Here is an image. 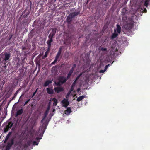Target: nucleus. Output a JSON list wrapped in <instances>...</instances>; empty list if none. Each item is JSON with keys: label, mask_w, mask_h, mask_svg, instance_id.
Here are the masks:
<instances>
[{"label": "nucleus", "mask_w": 150, "mask_h": 150, "mask_svg": "<svg viewBox=\"0 0 150 150\" xmlns=\"http://www.w3.org/2000/svg\"><path fill=\"white\" fill-rule=\"evenodd\" d=\"M2 68L4 69H5L6 68V65L3 66H2Z\"/></svg>", "instance_id": "79ce46f5"}, {"label": "nucleus", "mask_w": 150, "mask_h": 150, "mask_svg": "<svg viewBox=\"0 0 150 150\" xmlns=\"http://www.w3.org/2000/svg\"><path fill=\"white\" fill-rule=\"evenodd\" d=\"M54 68H55V67H52V69H53Z\"/></svg>", "instance_id": "6e6d98bb"}, {"label": "nucleus", "mask_w": 150, "mask_h": 150, "mask_svg": "<svg viewBox=\"0 0 150 150\" xmlns=\"http://www.w3.org/2000/svg\"><path fill=\"white\" fill-rule=\"evenodd\" d=\"M105 71H106V70L105 69L102 70L100 71L99 72L100 73H103Z\"/></svg>", "instance_id": "e433bc0d"}, {"label": "nucleus", "mask_w": 150, "mask_h": 150, "mask_svg": "<svg viewBox=\"0 0 150 150\" xmlns=\"http://www.w3.org/2000/svg\"><path fill=\"white\" fill-rule=\"evenodd\" d=\"M54 110H55V109H54L53 111H54Z\"/></svg>", "instance_id": "052dcab7"}, {"label": "nucleus", "mask_w": 150, "mask_h": 150, "mask_svg": "<svg viewBox=\"0 0 150 150\" xmlns=\"http://www.w3.org/2000/svg\"><path fill=\"white\" fill-rule=\"evenodd\" d=\"M39 142H37L36 141H34L33 142V145H38V144Z\"/></svg>", "instance_id": "7c9ffc66"}, {"label": "nucleus", "mask_w": 150, "mask_h": 150, "mask_svg": "<svg viewBox=\"0 0 150 150\" xmlns=\"http://www.w3.org/2000/svg\"><path fill=\"white\" fill-rule=\"evenodd\" d=\"M12 133V132H9L8 133V134L6 136V139H8L9 138V137H10Z\"/></svg>", "instance_id": "393cba45"}, {"label": "nucleus", "mask_w": 150, "mask_h": 150, "mask_svg": "<svg viewBox=\"0 0 150 150\" xmlns=\"http://www.w3.org/2000/svg\"><path fill=\"white\" fill-rule=\"evenodd\" d=\"M75 86V81H74L72 85L70 90L68 92L71 93V92L73 91L74 90V87Z\"/></svg>", "instance_id": "6ab92c4d"}, {"label": "nucleus", "mask_w": 150, "mask_h": 150, "mask_svg": "<svg viewBox=\"0 0 150 150\" xmlns=\"http://www.w3.org/2000/svg\"><path fill=\"white\" fill-rule=\"evenodd\" d=\"M37 89H36L35 91L33 93V96H32V97H33L35 95V94L36 93H37Z\"/></svg>", "instance_id": "72a5a7b5"}, {"label": "nucleus", "mask_w": 150, "mask_h": 150, "mask_svg": "<svg viewBox=\"0 0 150 150\" xmlns=\"http://www.w3.org/2000/svg\"><path fill=\"white\" fill-rule=\"evenodd\" d=\"M30 99L26 101L25 102V103L24 105L25 106V105H26L27 104V103H28V102L30 101Z\"/></svg>", "instance_id": "f704fd0d"}, {"label": "nucleus", "mask_w": 150, "mask_h": 150, "mask_svg": "<svg viewBox=\"0 0 150 150\" xmlns=\"http://www.w3.org/2000/svg\"><path fill=\"white\" fill-rule=\"evenodd\" d=\"M82 74H81V75H79L76 79V80H75V81H76L79 79V77H80V76Z\"/></svg>", "instance_id": "a19ab883"}, {"label": "nucleus", "mask_w": 150, "mask_h": 150, "mask_svg": "<svg viewBox=\"0 0 150 150\" xmlns=\"http://www.w3.org/2000/svg\"><path fill=\"white\" fill-rule=\"evenodd\" d=\"M125 10V8H124L123 9V10Z\"/></svg>", "instance_id": "13d9d810"}, {"label": "nucleus", "mask_w": 150, "mask_h": 150, "mask_svg": "<svg viewBox=\"0 0 150 150\" xmlns=\"http://www.w3.org/2000/svg\"><path fill=\"white\" fill-rule=\"evenodd\" d=\"M110 65L109 64H108V65H106L105 67V69L106 71L107 69L108 68V67Z\"/></svg>", "instance_id": "4c0bfd02"}, {"label": "nucleus", "mask_w": 150, "mask_h": 150, "mask_svg": "<svg viewBox=\"0 0 150 150\" xmlns=\"http://www.w3.org/2000/svg\"><path fill=\"white\" fill-rule=\"evenodd\" d=\"M78 14V13L76 12V14H75L76 16Z\"/></svg>", "instance_id": "5fc2aeb1"}, {"label": "nucleus", "mask_w": 150, "mask_h": 150, "mask_svg": "<svg viewBox=\"0 0 150 150\" xmlns=\"http://www.w3.org/2000/svg\"><path fill=\"white\" fill-rule=\"evenodd\" d=\"M57 60L58 59H56V58H55L54 60L51 63V65H53L54 64L57 62Z\"/></svg>", "instance_id": "cd10ccee"}, {"label": "nucleus", "mask_w": 150, "mask_h": 150, "mask_svg": "<svg viewBox=\"0 0 150 150\" xmlns=\"http://www.w3.org/2000/svg\"><path fill=\"white\" fill-rule=\"evenodd\" d=\"M148 4H149V3H148V1L146 0V1H145L144 3V5L145 6L147 7L148 5Z\"/></svg>", "instance_id": "bb28decb"}, {"label": "nucleus", "mask_w": 150, "mask_h": 150, "mask_svg": "<svg viewBox=\"0 0 150 150\" xmlns=\"http://www.w3.org/2000/svg\"><path fill=\"white\" fill-rule=\"evenodd\" d=\"M23 109H21L20 110H19L16 112V116H18L19 115H20L23 113Z\"/></svg>", "instance_id": "f3484780"}, {"label": "nucleus", "mask_w": 150, "mask_h": 150, "mask_svg": "<svg viewBox=\"0 0 150 150\" xmlns=\"http://www.w3.org/2000/svg\"><path fill=\"white\" fill-rule=\"evenodd\" d=\"M101 50L103 51H107V49L105 48L102 47L101 48Z\"/></svg>", "instance_id": "2f4dec72"}, {"label": "nucleus", "mask_w": 150, "mask_h": 150, "mask_svg": "<svg viewBox=\"0 0 150 150\" xmlns=\"http://www.w3.org/2000/svg\"><path fill=\"white\" fill-rule=\"evenodd\" d=\"M54 90L55 92L59 93L64 90V89L62 87H57L54 88Z\"/></svg>", "instance_id": "9b49d317"}, {"label": "nucleus", "mask_w": 150, "mask_h": 150, "mask_svg": "<svg viewBox=\"0 0 150 150\" xmlns=\"http://www.w3.org/2000/svg\"><path fill=\"white\" fill-rule=\"evenodd\" d=\"M107 0H104V1H106Z\"/></svg>", "instance_id": "bf43d9fd"}, {"label": "nucleus", "mask_w": 150, "mask_h": 150, "mask_svg": "<svg viewBox=\"0 0 150 150\" xmlns=\"http://www.w3.org/2000/svg\"><path fill=\"white\" fill-rule=\"evenodd\" d=\"M57 30V29L56 28H52V31L48 36L49 39L46 42L47 45H51V43L53 41V38L55 35Z\"/></svg>", "instance_id": "f03ea898"}, {"label": "nucleus", "mask_w": 150, "mask_h": 150, "mask_svg": "<svg viewBox=\"0 0 150 150\" xmlns=\"http://www.w3.org/2000/svg\"><path fill=\"white\" fill-rule=\"evenodd\" d=\"M134 23V21H133V19H129L124 25V28L125 30L129 33L131 32Z\"/></svg>", "instance_id": "f257e3e1"}, {"label": "nucleus", "mask_w": 150, "mask_h": 150, "mask_svg": "<svg viewBox=\"0 0 150 150\" xmlns=\"http://www.w3.org/2000/svg\"><path fill=\"white\" fill-rule=\"evenodd\" d=\"M55 84L57 86H60L61 84H62L61 83V82H60V81L59 80V81H58L57 82H55Z\"/></svg>", "instance_id": "c756f323"}, {"label": "nucleus", "mask_w": 150, "mask_h": 150, "mask_svg": "<svg viewBox=\"0 0 150 150\" xmlns=\"http://www.w3.org/2000/svg\"><path fill=\"white\" fill-rule=\"evenodd\" d=\"M40 133V134H39V135L42 137L43 136V132H39Z\"/></svg>", "instance_id": "58836bf2"}, {"label": "nucleus", "mask_w": 150, "mask_h": 150, "mask_svg": "<svg viewBox=\"0 0 150 150\" xmlns=\"http://www.w3.org/2000/svg\"><path fill=\"white\" fill-rule=\"evenodd\" d=\"M1 138V137H0V139Z\"/></svg>", "instance_id": "680f3d73"}, {"label": "nucleus", "mask_w": 150, "mask_h": 150, "mask_svg": "<svg viewBox=\"0 0 150 150\" xmlns=\"http://www.w3.org/2000/svg\"><path fill=\"white\" fill-rule=\"evenodd\" d=\"M18 90L16 91V92L14 94V96H16V95H17V94L18 93Z\"/></svg>", "instance_id": "ea45409f"}, {"label": "nucleus", "mask_w": 150, "mask_h": 150, "mask_svg": "<svg viewBox=\"0 0 150 150\" xmlns=\"http://www.w3.org/2000/svg\"><path fill=\"white\" fill-rule=\"evenodd\" d=\"M51 101V100H50V102L49 103H48V106H49V105L50 106V103H51V102H50Z\"/></svg>", "instance_id": "8fccbe9b"}, {"label": "nucleus", "mask_w": 150, "mask_h": 150, "mask_svg": "<svg viewBox=\"0 0 150 150\" xmlns=\"http://www.w3.org/2000/svg\"><path fill=\"white\" fill-rule=\"evenodd\" d=\"M144 11L146 12L147 11H146V9H145L144 10Z\"/></svg>", "instance_id": "603ef678"}, {"label": "nucleus", "mask_w": 150, "mask_h": 150, "mask_svg": "<svg viewBox=\"0 0 150 150\" xmlns=\"http://www.w3.org/2000/svg\"><path fill=\"white\" fill-rule=\"evenodd\" d=\"M69 38V39H68V40H67L65 42L67 44H69L71 42V38Z\"/></svg>", "instance_id": "b1692460"}, {"label": "nucleus", "mask_w": 150, "mask_h": 150, "mask_svg": "<svg viewBox=\"0 0 150 150\" xmlns=\"http://www.w3.org/2000/svg\"><path fill=\"white\" fill-rule=\"evenodd\" d=\"M14 140L13 139H11L10 142H8L6 146V149L7 150H9L12 146L14 144Z\"/></svg>", "instance_id": "20e7f679"}, {"label": "nucleus", "mask_w": 150, "mask_h": 150, "mask_svg": "<svg viewBox=\"0 0 150 150\" xmlns=\"http://www.w3.org/2000/svg\"><path fill=\"white\" fill-rule=\"evenodd\" d=\"M62 104V106L65 107H67L69 104V102L68 99L64 98L61 102Z\"/></svg>", "instance_id": "39448f33"}, {"label": "nucleus", "mask_w": 150, "mask_h": 150, "mask_svg": "<svg viewBox=\"0 0 150 150\" xmlns=\"http://www.w3.org/2000/svg\"><path fill=\"white\" fill-rule=\"evenodd\" d=\"M9 129H10L6 127L4 128V133H6L8 131Z\"/></svg>", "instance_id": "a878e982"}, {"label": "nucleus", "mask_w": 150, "mask_h": 150, "mask_svg": "<svg viewBox=\"0 0 150 150\" xmlns=\"http://www.w3.org/2000/svg\"><path fill=\"white\" fill-rule=\"evenodd\" d=\"M118 34L116 33V30L115 29L114 30V32L112 34L111 37V39H113L116 38L118 36Z\"/></svg>", "instance_id": "dca6fc26"}, {"label": "nucleus", "mask_w": 150, "mask_h": 150, "mask_svg": "<svg viewBox=\"0 0 150 150\" xmlns=\"http://www.w3.org/2000/svg\"><path fill=\"white\" fill-rule=\"evenodd\" d=\"M46 19H44L43 20L42 22H40L39 23L40 25L39 26L40 27V29H43L45 26V23L46 22Z\"/></svg>", "instance_id": "1a4fd4ad"}, {"label": "nucleus", "mask_w": 150, "mask_h": 150, "mask_svg": "<svg viewBox=\"0 0 150 150\" xmlns=\"http://www.w3.org/2000/svg\"><path fill=\"white\" fill-rule=\"evenodd\" d=\"M73 14V16H74V15L75 14L74 13V14H70V15L68 17H67V19H72V18H74V17H71V16H72V15Z\"/></svg>", "instance_id": "c85d7f7f"}, {"label": "nucleus", "mask_w": 150, "mask_h": 150, "mask_svg": "<svg viewBox=\"0 0 150 150\" xmlns=\"http://www.w3.org/2000/svg\"><path fill=\"white\" fill-rule=\"evenodd\" d=\"M12 37V35L10 36L9 40H10L11 39Z\"/></svg>", "instance_id": "49530a36"}, {"label": "nucleus", "mask_w": 150, "mask_h": 150, "mask_svg": "<svg viewBox=\"0 0 150 150\" xmlns=\"http://www.w3.org/2000/svg\"><path fill=\"white\" fill-rule=\"evenodd\" d=\"M62 48H60L59 49V51L55 57V58L56 59H58V58L60 56L61 52H62Z\"/></svg>", "instance_id": "ddd939ff"}, {"label": "nucleus", "mask_w": 150, "mask_h": 150, "mask_svg": "<svg viewBox=\"0 0 150 150\" xmlns=\"http://www.w3.org/2000/svg\"><path fill=\"white\" fill-rule=\"evenodd\" d=\"M75 96V94L73 95V97H74Z\"/></svg>", "instance_id": "4d7b16f0"}, {"label": "nucleus", "mask_w": 150, "mask_h": 150, "mask_svg": "<svg viewBox=\"0 0 150 150\" xmlns=\"http://www.w3.org/2000/svg\"><path fill=\"white\" fill-rule=\"evenodd\" d=\"M50 105H49V106H48V107H47V110H49V109H50Z\"/></svg>", "instance_id": "09e8293b"}, {"label": "nucleus", "mask_w": 150, "mask_h": 150, "mask_svg": "<svg viewBox=\"0 0 150 150\" xmlns=\"http://www.w3.org/2000/svg\"><path fill=\"white\" fill-rule=\"evenodd\" d=\"M15 96H13V98H12V100H13V99H14V98H15Z\"/></svg>", "instance_id": "864d4df0"}, {"label": "nucleus", "mask_w": 150, "mask_h": 150, "mask_svg": "<svg viewBox=\"0 0 150 150\" xmlns=\"http://www.w3.org/2000/svg\"><path fill=\"white\" fill-rule=\"evenodd\" d=\"M71 112V111L70 108L68 107L67 108V110L65 111L64 113L67 115H69Z\"/></svg>", "instance_id": "4468645a"}, {"label": "nucleus", "mask_w": 150, "mask_h": 150, "mask_svg": "<svg viewBox=\"0 0 150 150\" xmlns=\"http://www.w3.org/2000/svg\"><path fill=\"white\" fill-rule=\"evenodd\" d=\"M85 97L84 96H79L76 99V100L79 102L81 101L82 99H83Z\"/></svg>", "instance_id": "412c9836"}, {"label": "nucleus", "mask_w": 150, "mask_h": 150, "mask_svg": "<svg viewBox=\"0 0 150 150\" xmlns=\"http://www.w3.org/2000/svg\"><path fill=\"white\" fill-rule=\"evenodd\" d=\"M70 94H71V93L68 92V93H67V94L66 96V98L67 99H68V98H69V96L70 95Z\"/></svg>", "instance_id": "473e14b6"}, {"label": "nucleus", "mask_w": 150, "mask_h": 150, "mask_svg": "<svg viewBox=\"0 0 150 150\" xmlns=\"http://www.w3.org/2000/svg\"><path fill=\"white\" fill-rule=\"evenodd\" d=\"M47 92L49 94H52L54 93V90L50 88H47Z\"/></svg>", "instance_id": "f8f14e48"}, {"label": "nucleus", "mask_w": 150, "mask_h": 150, "mask_svg": "<svg viewBox=\"0 0 150 150\" xmlns=\"http://www.w3.org/2000/svg\"><path fill=\"white\" fill-rule=\"evenodd\" d=\"M80 90V88H78L77 90V92H78V93H79V91Z\"/></svg>", "instance_id": "37998d69"}, {"label": "nucleus", "mask_w": 150, "mask_h": 150, "mask_svg": "<svg viewBox=\"0 0 150 150\" xmlns=\"http://www.w3.org/2000/svg\"><path fill=\"white\" fill-rule=\"evenodd\" d=\"M49 110H47H47H46V111L45 112H47L48 113V112H49Z\"/></svg>", "instance_id": "3c124183"}, {"label": "nucleus", "mask_w": 150, "mask_h": 150, "mask_svg": "<svg viewBox=\"0 0 150 150\" xmlns=\"http://www.w3.org/2000/svg\"><path fill=\"white\" fill-rule=\"evenodd\" d=\"M116 26L117 28L116 30L117 31L118 33H120L121 32V28L118 24H117Z\"/></svg>", "instance_id": "a211bd4d"}, {"label": "nucleus", "mask_w": 150, "mask_h": 150, "mask_svg": "<svg viewBox=\"0 0 150 150\" xmlns=\"http://www.w3.org/2000/svg\"><path fill=\"white\" fill-rule=\"evenodd\" d=\"M52 101L54 102L53 105L54 106L57 105L58 103L57 100L55 98H54L52 99Z\"/></svg>", "instance_id": "aec40b11"}, {"label": "nucleus", "mask_w": 150, "mask_h": 150, "mask_svg": "<svg viewBox=\"0 0 150 150\" xmlns=\"http://www.w3.org/2000/svg\"><path fill=\"white\" fill-rule=\"evenodd\" d=\"M8 139H6V138H5V139L4 141V142L5 143H6V142H7V141L8 140Z\"/></svg>", "instance_id": "c03bdc74"}, {"label": "nucleus", "mask_w": 150, "mask_h": 150, "mask_svg": "<svg viewBox=\"0 0 150 150\" xmlns=\"http://www.w3.org/2000/svg\"><path fill=\"white\" fill-rule=\"evenodd\" d=\"M75 67V64H73V67L69 71L67 77V79H68L70 78V77L72 73H73L74 71V68Z\"/></svg>", "instance_id": "0eeeda50"}, {"label": "nucleus", "mask_w": 150, "mask_h": 150, "mask_svg": "<svg viewBox=\"0 0 150 150\" xmlns=\"http://www.w3.org/2000/svg\"><path fill=\"white\" fill-rule=\"evenodd\" d=\"M48 122L47 121L44 123H43L42 125L40 127L39 132H43V134H44L48 125Z\"/></svg>", "instance_id": "7ed1b4c3"}, {"label": "nucleus", "mask_w": 150, "mask_h": 150, "mask_svg": "<svg viewBox=\"0 0 150 150\" xmlns=\"http://www.w3.org/2000/svg\"><path fill=\"white\" fill-rule=\"evenodd\" d=\"M52 83V81H51L50 80H47L45 82L43 85V86L45 87H46L48 86L49 84L51 83Z\"/></svg>", "instance_id": "2eb2a0df"}, {"label": "nucleus", "mask_w": 150, "mask_h": 150, "mask_svg": "<svg viewBox=\"0 0 150 150\" xmlns=\"http://www.w3.org/2000/svg\"><path fill=\"white\" fill-rule=\"evenodd\" d=\"M72 19H67V21L68 22V23H70L72 21Z\"/></svg>", "instance_id": "c9c22d12"}, {"label": "nucleus", "mask_w": 150, "mask_h": 150, "mask_svg": "<svg viewBox=\"0 0 150 150\" xmlns=\"http://www.w3.org/2000/svg\"><path fill=\"white\" fill-rule=\"evenodd\" d=\"M48 113L47 112H45L44 113V116L43 117V118L42 120H41V123H42L43 122V121L47 117V116L48 115Z\"/></svg>", "instance_id": "4be33fe9"}, {"label": "nucleus", "mask_w": 150, "mask_h": 150, "mask_svg": "<svg viewBox=\"0 0 150 150\" xmlns=\"http://www.w3.org/2000/svg\"><path fill=\"white\" fill-rule=\"evenodd\" d=\"M13 124L11 122H9L6 127L10 129L13 125Z\"/></svg>", "instance_id": "5701e85b"}, {"label": "nucleus", "mask_w": 150, "mask_h": 150, "mask_svg": "<svg viewBox=\"0 0 150 150\" xmlns=\"http://www.w3.org/2000/svg\"><path fill=\"white\" fill-rule=\"evenodd\" d=\"M41 139V138H39L38 137H37L36 138V140H39V139Z\"/></svg>", "instance_id": "a18cd8bd"}, {"label": "nucleus", "mask_w": 150, "mask_h": 150, "mask_svg": "<svg viewBox=\"0 0 150 150\" xmlns=\"http://www.w3.org/2000/svg\"><path fill=\"white\" fill-rule=\"evenodd\" d=\"M47 45V50L46 52H45V55L43 56L42 58L43 59H45V58L47 56L48 53L49 52V51H50V50L51 45Z\"/></svg>", "instance_id": "423d86ee"}, {"label": "nucleus", "mask_w": 150, "mask_h": 150, "mask_svg": "<svg viewBox=\"0 0 150 150\" xmlns=\"http://www.w3.org/2000/svg\"><path fill=\"white\" fill-rule=\"evenodd\" d=\"M4 60L5 61L9 60V58L11 57L10 54L9 53H4Z\"/></svg>", "instance_id": "6e6552de"}, {"label": "nucleus", "mask_w": 150, "mask_h": 150, "mask_svg": "<svg viewBox=\"0 0 150 150\" xmlns=\"http://www.w3.org/2000/svg\"><path fill=\"white\" fill-rule=\"evenodd\" d=\"M67 79H66L63 76L60 77L59 79L60 82H61V84H63L65 83Z\"/></svg>", "instance_id": "9d476101"}, {"label": "nucleus", "mask_w": 150, "mask_h": 150, "mask_svg": "<svg viewBox=\"0 0 150 150\" xmlns=\"http://www.w3.org/2000/svg\"><path fill=\"white\" fill-rule=\"evenodd\" d=\"M26 48L25 47H23L22 48V50H24L26 49Z\"/></svg>", "instance_id": "de8ad7c7"}]
</instances>
